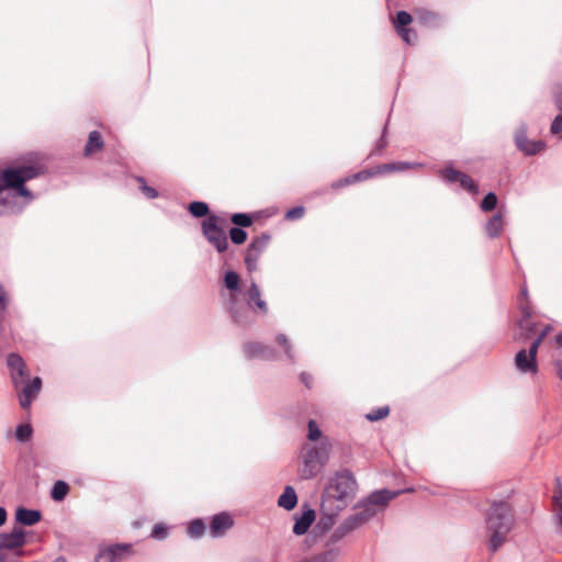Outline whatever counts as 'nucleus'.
<instances>
[{
    "mask_svg": "<svg viewBox=\"0 0 562 562\" xmlns=\"http://www.w3.org/2000/svg\"><path fill=\"white\" fill-rule=\"evenodd\" d=\"M276 341L279 346L283 348L284 356L291 362H295V355L293 351V345L290 339L284 334H279L276 338Z\"/></svg>",
    "mask_w": 562,
    "mask_h": 562,
    "instance_id": "2f4dec72",
    "label": "nucleus"
},
{
    "mask_svg": "<svg viewBox=\"0 0 562 562\" xmlns=\"http://www.w3.org/2000/svg\"><path fill=\"white\" fill-rule=\"evenodd\" d=\"M221 218L211 214L202 221L201 229L204 238L211 244L220 254L228 249V237L225 231L220 226Z\"/></svg>",
    "mask_w": 562,
    "mask_h": 562,
    "instance_id": "0eeeda50",
    "label": "nucleus"
},
{
    "mask_svg": "<svg viewBox=\"0 0 562 562\" xmlns=\"http://www.w3.org/2000/svg\"><path fill=\"white\" fill-rule=\"evenodd\" d=\"M441 179L447 183L459 182L461 188L472 194L479 192V187L474 180L467 173L459 171L452 167L443 168L439 171Z\"/></svg>",
    "mask_w": 562,
    "mask_h": 562,
    "instance_id": "f8f14e48",
    "label": "nucleus"
},
{
    "mask_svg": "<svg viewBox=\"0 0 562 562\" xmlns=\"http://www.w3.org/2000/svg\"><path fill=\"white\" fill-rule=\"evenodd\" d=\"M486 529L490 532L488 549L495 553L505 542L514 527L515 518L507 502H492L485 514Z\"/></svg>",
    "mask_w": 562,
    "mask_h": 562,
    "instance_id": "f257e3e1",
    "label": "nucleus"
},
{
    "mask_svg": "<svg viewBox=\"0 0 562 562\" xmlns=\"http://www.w3.org/2000/svg\"><path fill=\"white\" fill-rule=\"evenodd\" d=\"M386 131H387V125L385 124L383 127V131H382V136L376 140L375 147L373 148V150L371 153L372 155H381L383 149L386 147V145H387V142L385 138Z\"/></svg>",
    "mask_w": 562,
    "mask_h": 562,
    "instance_id": "09e8293b",
    "label": "nucleus"
},
{
    "mask_svg": "<svg viewBox=\"0 0 562 562\" xmlns=\"http://www.w3.org/2000/svg\"><path fill=\"white\" fill-rule=\"evenodd\" d=\"M557 490L553 495V504H554V520L557 525L562 528V483L559 479H557Z\"/></svg>",
    "mask_w": 562,
    "mask_h": 562,
    "instance_id": "c85d7f7f",
    "label": "nucleus"
},
{
    "mask_svg": "<svg viewBox=\"0 0 562 562\" xmlns=\"http://www.w3.org/2000/svg\"><path fill=\"white\" fill-rule=\"evenodd\" d=\"M168 536L167 527L164 524H156L151 530L150 537L162 540Z\"/></svg>",
    "mask_w": 562,
    "mask_h": 562,
    "instance_id": "603ef678",
    "label": "nucleus"
},
{
    "mask_svg": "<svg viewBox=\"0 0 562 562\" xmlns=\"http://www.w3.org/2000/svg\"><path fill=\"white\" fill-rule=\"evenodd\" d=\"M349 533L339 525L325 540L323 550L318 553L326 557L328 562H337L342 553V540Z\"/></svg>",
    "mask_w": 562,
    "mask_h": 562,
    "instance_id": "9d476101",
    "label": "nucleus"
},
{
    "mask_svg": "<svg viewBox=\"0 0 562 562\" xmlns=\"http://www.w3.org/2000/svg\"><path fill=\"white\" fill-rule=\"evenodd\" d=\"M270 238L271 236L268 233H262L260 236L254 237L249 245L254 250H257L262 255L269 245Z\"/></svg>",
    "mask_w": 562,
    "mask_h": 562,
    "instance_id": "c9c22d12",
    "label": "nucleus"
},
{
    "mask_svg": "<svg viewBox=\"0 0 562 562\" xmlns=\"http://www.w3.org/2000/svg\"><path fill=\"white\" fill-rule=\"evenodd\" d=\"M19 198L21 195L16 194V189H10V186L2 179L0 183V216L21 213L27 203H19Z\"/></svg>",
    "mask_w": 562,
    "mask_h": 562,
    "instance_id": "6e6552de",
    "label": "nucleus"
},
{
    "mask_svg": "<svg viewBox=\"0 0 562 562\" xmlns=\"http://www.w3.org/2000/svg\"><path fill=\"white\" fill-rule=\"evenodd\" d=\"M233 526L231 516L226 513H220L212 517L211 520V535L212 537H221L227 529Z\"/></svg>",
    "mask_w": 562,
    "mask_h": 562,
    "instance_id": "412c9836",
    "label": "nucleus"
},
{
    "mask_svg": "<svg viewBox=\"0 0 562 562\" xmlns=\"http://www.w3.org/2000/svg\"><path fill=\"white\" fill-rule=\"evenodd\" d=\"M188 211L194 217H207L210 214V207L205 202L193 201L189 204Z\"/></svg>",
    "mask_w": 562,
    "mask_h": 562,
    "instance_id": "72a5a7b5",
    "label": "nucleus"
},
{
    "mask_svg": "<svg viewBox=\"0 0 562 562\" xmlns=\"http://www.w3.org/2000/svg\"><path fill=\"white\" fill-rule=\"evenodd\" d=\"M341 510L342 509L336 506H331L321 501L319 518L313 528V532L316 536H322L329 531L334 527L336 518Z\"/></svg>",
    "mask_w": 562,
    "mask_h": 562,
    "instance_id": "9b49d317",
    "label": "nucleus"
},
{
    "mask_svg": "<svg viewBox=\"0 0 562 562\" xmlns=\"http://www.w3.org/2000/svg\"><path fill=\"white\" fill-rule=\"evenodd\" d=\"M555 346L562 352V331L555 336Z\"/></svg>",
    "mask_w": 562,
    "mask_h": 562,
    "instance_id": "13d9d810",
    "label": "nucleus"
},
{
    "mask_svg": "<svg viewBox=\"0 0 562 562\" xmlns=\"http://www.w3.org/2000/svg\"><path fill=\"white\" fill-rule=\"evenodd\" d=\"M103 147V139L98 131L89 133L88 142L85 146V155L89 156Z\"/></svg>",
    "mask_w": 562,
    "mask_h": 562,
    "instance_id": "cd10ccee",
    "label": "nucleus"
},
{
    "mask_svg": "<svg viewBox=\"0 0 562 562\" xmlns=\"http://www.w3.org/2000/svg\"><path fill=\"white\" fill-rule=\"evenodd\" d=\"M503 229V214L499 210L494 214L485 224V232L490 238H496L499 236Z\"/></svg>",
    "mask_w": 562,
    "mask_h": 562,
    "instance_id": "393cba45",
    "label": "nucleus"
},
{
    "mask_svg": "<svg viewBox=\"0 0 562 562\" xmlns=\"http://www.w3.org/2000/svg\"><path fill=\"white\" fill-rule=\"evenodd\" d=\"M316 513L315 510L307 504L302 505L301 515L294 516V525H293V533L295 536L305 535L311 528L312 524L315 521Z\"/></svg>",
    "mask_w": 562,
    "mask_h": 562,
    "instance_id": "a211bd4d",
    "label": "nucleus"
},
{
    "mask_svg": "<svg viewBox=\"0 0 562 562\" xmlns=\"http://www.w3.org/2000/svg\"><path fill=\"white\" fill-rule=\"evenodd\" d=\"M520 295H521L522 297H527V295H528V290H527V288H526V286H524V288L521 289V291H520Z\"/></svg>",
    "mask_w": 562,
    "mask_h": 562,
    "instance_id": "052dcab7",
    "label": "nucleus"
},
{
    "mask_svg": "<svg viewBox=\"0 0 562 562\" xmlns=\"http://www.w3.org/2000/svg\"><path fill=\"white\" fill-rule=\"evenodd\" d=\"M7 521V510L4 507H0V526L4 525Z\"/></svg>",
    "mask_w": 562,
    "mask_h": 562,
    "instance_id": "4d7b16f0",
    "label": "nucleus"
},
{
    "mask_svg": "<svg viewBox=\"0 0 562 562\" xmlns=\"http://www.w3.org/2000/svg\"><path fill=\"white\" fill-rule=\"evenodd\" d=\"M21 392L19 394V401L22 408H29L36 397L42 387V380L35 376L32 381L25 379L24 383H21Z\"/></svg>",
    "mask_w": 562,
    "mask_h": 562,
    "instance_id": "6ab92c4d",
    "label": "nucleus"
},
{
    "mask_svg": "<svg viewBox=\"0 0 562 562\" xmlns=\"http://www.w3.org/2000/svg\"><path fill=\"white\" fill-rule=\"evenodd\" d=\"M413 21L411 13L407 11H398L396 19L393 21L395 30L407 27Z\"/></svg>",
    "mask_w": 562,
    "mask_h": 562,
    "instance_id": "a19ab883",
    "label": "nucleus"
},
{
    "mask_svg": "<svg viewBox=\"0 0 562 562\" xmlns=\"http://www.w3.org/2000/svg\"><path fill=\"white\" fill-rule=\"evenodd\" d=\"M42 518V513L37 509L19 507L15 512V520L23 526H33Z\"/></svg>",
    "mask_w": 562,
    "mask_h": 562,
    "instance_id": "5701e85b",
    "label": "nucleus"
},
{
    "mask_svg": "<svg viewBox=\"0 0 562 562\" xmlns=\"http://www.w3.org/2000/svg\"><path fill=\"white\" fill-rule=\"evenodd\" d=\"M301 382L307 387H312L313 376L310 373L302 372L300 375Z\"/></svg>",
    "mask_w": 562,
    "mask_h": 562,
    "instance_id": "6e6d98bb",
    "label": "nucleus"
},
{
    "mask_svg": "<svg viewBox=\"0 0 562 562\" xmlns=\"http://www.w3.org/2000/svg\"><path fill=\"white\" fill-rule=\"evenodd\" d=\"M54 562H66V559L63 555L57 557Z\"/></svg>",
    "mask_w": 562,
    "mask_h": 562,
    "instance_id": "680f3d73",
    "label": "nucleus"
},
{
    "mask_svg": "<svg viewBox=\"0 0 562 562\" xmlns=\"http://www.w3.org/2000/svg\"><path fill=\"white\" fill-rule=\"evenodd\" d=\"M409 491L412 490L409 488L403 491H391L387 488H382L373 491L372 493L369 494V496L366 499L360 501L355 508L358 509L357 513L361 516L362 521L367 524L378 513L384 510V508L393 498H395L403 492Z\"/></svg>",
    "mask_w": 562,
    "mask_h": 562,
    "instance_id": "39448f33",
    "label": "nucleus"
},
{
    "mask_svg": "<svg viewBox=\"0 0 562 562\" xmlns=\"http://www.w3.org/2000/svg\"><path fill=\"white\" fill-rule=\"evenodd\" d=\"M331 445L327 438L315 445H304L301 453L299 475L302 480L317 476L329 460Z\"/></svg>",
    "mask_w": 562,
    "mask_h": 562,
    "instance_id": "7ed1b4c3",
    "label": "nucleus"
},
{
    "mask_svg": "<svg viewBox=\"0 0 562 562\" xmlns=\"http://www.w3.org/2000/svg\"><path fill=\"white\" fill-rule=\"evenodd\" d=\"M522 317L518 322L520 329L519 339H527L536 330V323L531 319V311L528 306H521Z\"/></svg>",
    "mask_w": 562,
    "mask_h": 562,
    "instance_id": "4be33fe9",
    "label": "nucleus"
},
{
    "mask_svg": "<svg viewBox=\"0 0 562 562\" xmlns=\"http://www.w3.org/2000/svg\"><path fill=\"white\" fill-rule=\"evenodd\" d=\"M205 524L202 519L198 518L190 522L188 527V536L193 539H199L204 535Z\"/></svg>",
    "mask_w": 562,
    "mask_h": 562,
    "instance_id": "f704fd0d",
    "label": "nucleus"
},
{
    "mask_svg": "<svg viewBox=\"0 0 562 562\" xmlns=\"http://www.w3.org/2000/svg\"><path fill=\"white\" fill-rule=\"evenodd\" d=\"M69 492V485L65 481H56L50 491V497L55 502H61L65 499Z\"/></svg>",
    "mask_w": 562,
    "mask_h": 562,
    "instance_id": "c756f323",
    "label": "nucleus"
},
{
    "mask_svg": "<svg viewBox=\"0 0 562 562\" xmlns=\"http://www.w3.org/2000/svg\"><path fill=\"white\" fill-rule=\"evenodd\" d=\"M7 366L10 371L12 383L16 390L21 387V383L29 378L26 363L23 358L15 352H11L7 357Z\"/></svg>",
    "mask_w": 562,
    "mask_h": 562,
    "instance_id": "2eb2a0df",
    "label": "nucleus"
},
{
    "mask_svg": "<svg viewBox=\"0 0 562 562\" xmlns=\"http://www.w3.org/2000/svg\"><path fill=\"white\" fill-rule=\"evenodd\" d=\"M32 434H33V429L30 424H20L15 428L14 436H15L16 441L23 443L31 439Z\"/></svg>",
    "mask_w": 562,
    "mask_h": 562,
    "instance_id": "58836bf2",
    "label": "nucleus"
},
{
    "mask_svg": "<svg viewBox=\"0 0 562 562\" xmlns=\"http://www.w3.org/2000/svg\"><path fill=\"white\" fill-rule=\"evenodd\" d=\"M357 490V481L349 470L337 471L324 487L321 501L344 510L353 499Z\"/></svg>",
    "mask_w": 562,
    "mask_h": 562,
    "instance_id": "f03ea898",
    "label": "nucleus"
},
{
    "mask_svg": "<svg viewBox=\"0 0 562 562\" xmlns=\"http://www.w3.org/2000/svg\"><path fill=\"white\" fill-rule=\"evenodd\" d=\"M558 376L562 380V360L555 362Z\"/></svg>",
    "mask_w": 562,
    "mask_h": 562,
    "instance_id": "bf43d9fd",
    "label": "nucleus"
},
{
    "mask_svg": "<svg viewBox=\"0 0 562 562\" xmlns=\"http://www.w3.org/2000/svg\"><path fill=\"white\" fill-rule=\"evenodd\" d=\"M396 32L402 37V40L408 45H413L417 41L416 33L409 27H404V29L397 30Z\"/></svg>",
    "mask_w": 562,
    "mask_h": 562,
    "instance_id": "a18cd8bd",
    "label": "nucleus"
},
{
    "mask_svg": "<svg viewBox=\"0 0 562 562\" xmlns=\"http://www.w3.org/2000/svg\"><path fill=\"white\" fill-rule=\"evenodd\" d=\"M27 531L15 526L10 532H0V550H18L16 554L21 555V548L26 543Z\"/></svg>",
    "mask_w": 562,
    "mask_h": 562,
    "instance_id": "4468645a",
    "label": "nucleus"
},
{
    "mask_svg": "<svg viewBox=\"0 0 562 562\" xmlns=\"http://www.w3.org/2000/svg\"><path fill=\"white\" fill-rule=\"evenodd\" d=\"M390 413L389 406H381L370 411L366 414V418L370 422H378L380 419L385 418Z\"/></svg>",
    "mask_w": 562,
    "mask_h": 562,
    "instance_id": "37998d69",
    "label": "nucleus"
},
{
    "mask_svg": "<svg viewBox=\"0 0 562 562\" xmlns=\"http://www.w3.org/2000/svg\"><path fill=\"white\" fill-rule=\"evenodd\" d=\"M239 276L235 271H227L224 276V284L232 293H237L239 290Z\"/></svg>",
    "mask_w": 562,
    "mask_h": 562,
    "instance_id": "4c0bfd02",
    "label": "nucleus"
},
{
    "mask_svg": "<svg viewBox=\"0 0 562 562\" xmlns=\"http://www.w3.org/2000/svg\"><path fill=\"white\" fill-rule=\"evenodd\" d=\"M135 180H136V181H137V183H138L139 190L142 191V193H143L147 199L153 200V199L158 198V195H159L158 191H157L155 188L149 187V186L146 183V181H145V179H144L143 177L137 176V177H135Z\"/></svg>",
    "mask_w": 562,
    "mask_h": 562,
    "instance_id": "ea45409f",
    "label": "nucleus"
},
{
    "mask_svg": "<svg viewBox=\"0 0 562 562\" xmlns=\"http://www.w3.org/2000/svg\"><path fill=\"white\" fill-rule=\"evenodd\" d=\"M515 145L527 156H532L540 153L546 144L542 140H530L527 138V128L521 125L515 133Z\"/></svg>",
    "mask_w": 562,
    "mask_h": 562,
    "instance_id": "f3484780",
    "label": "nucleus"
},
{
    "mask_svg": "<svg viewBox=\"0 0 562 562\" xmlns=\"http://www.w3.org/2000/svg\"><path fill=\"white\" fill-rule=\"evenodd\" d=\"M554 102L560 111H562V88L554 92ZM550 132L558 135L562 132V113L557 115L551 123Z\"/></svg>",
    "mask_w": 562,
    "mask_h": 562,
    "instance_id": "bb28decb",
    "label": "nucleus"
},
{
    "mask_svg": "<svg viewBox=\"0 0 562 562\" xmlns=\"http://www.w3.org/2000/svg\"><path fill=\"white\" fill-rule=\"evenodd\" d=\"M246 297H247V301H245V302L248 303L249 305H251V303H254L255 308L258 310V312L261 315L268 314V312H269L268 304L262 299L261 290L255 281L250 282V284L246 291Z\"/></svg>",
    "mask_w": 562,
    "mask_h": 562,
    "instance_id": "aec40b11",
    "label": "nucleus"
},
{
    "mask_svg": "<svg viewBox=\"0 0 562 562\" xmlns=\"http://www.w3.org/2000/svg\"><path fill=\"white\" fill-rule=\"evenodd\" d=\"M423 166L424 165L422 162H407V161L390 162V164H384V165L378 166V172L405 171L407 169L420 168Z\"/></svg>",
    "mask_w": 562,
    "mask_h": 562,
    "instance_id": "a878e982",
    "label": "nucleus"
},
{
    "mask_svg": "<svg viewBox=\"0 0 562 562\" xmlns=\"http://www.w3.org/2000/svg\"><path fill=\"white\" fill-rule=\"evenodd\" d=\"M552 329L551 325H547L542 328V330L538 334V336L533 339L531 345H536V348L539 349V346L543 341V339L547 337V335Z\"/></svg>",
    "mask_w": 562,
    "mask_h": 562,
    "instance_id": "864d4df0",
    "label": "nucleus"
},
{
    "mask_svg": "<svg viewBox=\"0 0 562 562\" xmlns=\"http://www.w3.org/2000/svg\"><path fill=\"white\" fill-rule=\"evenodd\" d=\"M243 351L247 359H261L265 361L278 359V352L272 347L258 341L244 344Z\"/></svg>",
    "mask_w": 562,
    "mask_h": 562,
    "instance_id": "dca6fc26",
    "label": "nucleus"
},
{
    "mask_svg": "<svg viewBox=\"0 0 562 562\" xmlns=\"http://www.w3.org/2000/svg\"><path fill=\"white\" fill-rule=\"evenodd\" d=\"M349 184H351V180H350V176H347V177H345L342 179H339V180L333 182L331 183V188L337 190V189H341V188H344L346 186H349Z\"/></svg>",
    "mask_w": 562,
    "mask_h": 562,
    "instance_id": "5fc2aeb1",
    "label": "nucleus"
},
{
    "mask_svg": "<svg viewBox=\"0 0 562 562\" xmlns=\"http://www.w3.org/2000/svg\"><path fill=\"white\" fill-rule=\"evenodd\" d=\"M364 525V521H362L361 516L358 513H355L350 516H348L344 521L340 524V526L348 532L351 533L352 531L359 529L361 526Z\"/></svg>",
    "mask_w": 562,
    "mask_h": 562,
    "instance_id": "473e14b6",
    "label": "nucleus"
},
{
    "mask_svg": "<svg viewBox=\"0 0 562 562\" xmlns=\"http://www.w3.org/2000/svg\"><path fill=\"white\" fill-rule=\"evenodd\" d=\"M497 205V196L494 192H488L482 200L480 207L484 212L493 211Z\"/></svg>",
    "mask_w": 562,
    "mask_h": 562,
    "instance_id": "c03bdc74",
    "label": "nucleus"
},
{
    "mask_svg": "<svg viewBox=\"0 0 562 562\" xmlns=\"http://www.w3.org/2000/svg\"><path fill=\"white\" fill-rule=\"evenodd\" d=\"M538 349L536 345H530L529 349H520L515 356V367L520 373H532L538 372L537 364Z\"/></svg>",
    "mask_w": 562,
    "mask_h": 562,
    "instance_id": "ddd939ff",
    "label": "nucleus"
},
{
    "mask_svg": "<svg viewBox=\"0 0 562 562\" xmlns=\"http://www.w3.org/2000/svg\"><path fill=\"white\" fill-rule=\"evenodd\" d=\"M304 213H305V209L303 206H301V205L294 206L286 211L285 218L288 221H296V220L302 218Z\"/></svg>",
    "mask_w": 562,
    "mask_h": 562,
    "instance_id": "3c124183",
    "label": "nucleus"
},
{
    "mask_svg": "<svg viewBox=\"0 0 562 562\" xmlns=\"http://www.w3.org/2000/svg\"><path fill=\"white\" fill-rule=\"evenodd\" d=\"M418 19L426 25H436L440 20L438 14L430 11L420 12Z\"/></svg>",
    "mask_w": 562,
    "mask_h": 562,
    "instance_id": "de8ad7c7",
    "label": "nucleus"
},
{
    "mask_svg": "<svg viewBox=\"0 0 562 562\" xmlns=\"http://www.w3.org/2000/svg\"><path fill=\"white\" fill-rule=\"evenodd\" d=\"M40 170L38 167L32 165L5 168L2 170V177L10 189H16V194H20L26 203H30L35 199V195L25 187V182L37 177Z\"/></svg>",
    "mask_w": 562,
    "mask_h": 562,
    "instance_id": "20e7f679",
    "label": "nucleus"
},
{
    "mask_svg": "<svg viewBox=\"0 0 562 562\" xmlns=\"http://www.w3.org/2000/svg\"><path fill=\"white\" fill-rule=\"evenodd\" d=\"M375 173H379L378 169L375 171L361 170L359 172H356V173L350 176L351 184L360 182V181H364V180L369 179L370 177H372Z\"/></svg>",
    "mask_w": 562,
    "mask_h": 562,
    "instance_id": "8fccbe9b",
    "label": "nucleus"
},
{
    "mask_svg": "<svg viewBox=\"0 0 562 562\" xmlns=\"http://www.w3.org/2000/svg\"><path fill=\"white\" fill-rule=\"evenodd\" d=\"M0 562H4V557L1 552H0Z\"/></svg>",
    "mask_w": 562,
    "mask_h": 562,
    "instance_id": "e2e57ef3",
    "label": "nucleus"
},
{
    "mask_svg": "<svg viewBox=\"0 0 562 562\" xmlns=\"http://www.w3.org/2000/svg\"><path fill=\"white\" fill-rule=\"evenodd\" d=\"M247 233L244 228L240 227H232L229 229V238L233 244L241 245L247 240Z\"/></svg>",
    "mask_w": 562,
    "mask_h": 562,
    "instance_id": "79ce46f5",
    "label": "nucleus"
},
{
    "mask_svg": "<svg viewBox=\"0 0 562 562\" xmlns=\"http://www.w3.org/2000/svg\"><path fill=\"white\" fill-rule=\"evenodd\" d=\"M278 505L285 510H292L297 505V495L291 485H286L278 498Z\"/></svg>",
    "mask_w": 562,
    "mask_h": 562,
    "instance_id": "b1692460",
    "label": "nucleus"
},
{
    "mask_svg": "<svg viewBox=\"0 0 562 562\" xmlns=\"http://www.w3.org/2000/svg\"><path fill=\"white\" fill-rule=\"evenodd\" d=\"M131 543L101 544L94 562H122L133 553Z\"/></svg>",
    "mask_w": 562,
    "mask_h": 562,
    "instance_id": "1a4fd4ad",
    "label": "nucleus"
},
{
    "mask_svg": "<svg viewBox=\"0 0 562 562\" xmlns=\"http://www.w3.org/2000/svg\"><path fill=\"white\" fill-rule=\"evenodd\" d=\"M231 221L235 227L246 228L252 225L254 218L248 213H235L231 216Z\"/></svg>",
    "mask_w": 562,
    "mask_h": 562,
    "instance_id": "e433bc0d",
    "label": "nucleus"
},
{
    "mask_svg": "<svg viewBox=\"0 0 562 562\" xmlns=\"http://www.w3.org/2000/svg\"><path fill=\"white\" fill-rule=\"evenodd\" d=\"M261 254L259 251L254 250V248L248 245L246 252H245V266L249 272H254L258 268V260L260 258Z\"/></svg>",
    "mask_w": 562,
    "mask_h": 562,
    "instance_id": "7c9ffc66",
    "label": "nucleus"
},
{
    "mask_svg": "<svg viewBox=\"0 0 562 562\" xmlns=\"http://www.w3.org/2000/svg\"><path fill=\"white\" fill-rule=\"evenodd\" d=\"M308 434L307 438L311 441H316L322 437V430L319 429L317 423L314 419H311L307 424Z\"/></svg>",
    "mask_w": 562,
    "mask_h": 562,
    "instance_id": "49530a36",
    "label": "nucleus"
},
{
    "mask_svg": "<svg viewBox=\"0 0 562 562\" xmlns=\"http://www.w3.org/2000/svg\"><path fill=\"white\" fill-rule=\"evenodd\" d=\"M226 306L231 319L236 326L248 328L255 324L256 318L254 316V312L256 310L243 301L238 293L229 294Z\"/></svg>",
    "mask_w": 562,
    "mask_h": 562,
    "instance_id": "423d86ee",
    "label": "nucleus"
}]
</instances>
